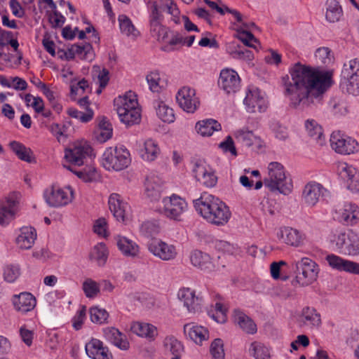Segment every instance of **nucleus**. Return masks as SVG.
Returning <instances> with one entry per match:
<instances>
[{
    "mask_svg": "<svg viewBox=\"0 0 359 359\" xmlns=\"http://www.w3.org/2000/svg\"><path fill=\"white\" fill-rule=\"evenodd\" d=\"M288 76L282 78L284 95L290 105L304 109L315 101L319 102L322 95L331 86V75L328 72L319 70L299 62L293 65Z\"/></svg>",
    "mask_w": 359,
    "mask_h": 359,
    "instance_id": "1",
    "label": "nucleus"
},
{
    "mask_svg": "<svg viewBox=\"0 0 359 359\" xmlns=\"http://www.w3.org/2000/svg\"><path fill=\"white\" fill-rule=\"evenodd\" d=\"M193 203L197 213L209 224L224 226L231 217L229 206L212 194L203 193Z\"/></svg>",
    "mask_w": 359,
    "mask_h": 359,
    "instance_id": "2",
    "label": "nucleus"
},
{
    "mask_svg": "<svg viewBox=\"0 0 359 359\" xmlns=\"http://www.w3.org/2000/svg\"><path fill=\"white\" fill-rule=\"evenodd\" d=\"M63 166L74 172L79 178L85 182H90L95 176V168L89 167L88 170L74 171L71 168L74 166H81L85 164L88 158L95 156L93 149L90 144L85 140H80L74 142L69 147L65 149Z\"/></svg>",
    "mask_w": 359,
    "mask_h": 359,
    "instance_id": "3",
    "label": "nucleus"
},
{
    "mask_svg": "<svg viewBox=\"0 0 359 359\" xmlns=\"http://www.w3.org/2000/svg\"><path fill=\"white\" fill-rule=\"evenodd\" d=\"M114 104L120 121L124 124L131 126L140 121L141 109L134 92L130 90L118 96Z\"/></svg>",
    "mask_w": 359,
    "mask_h": 359,
    "instance_id": "4",
    "label": "nucleus"
},
{
    "mask_svg": "<svg viewBox=\"0 0 359 359\" xmlns=\"http://www.w3.org/2000/svg\"><path fill=\"white\" fill-rule=\"evenodd\" d=\"M264 184L271 191H278L284 195L289 194L293 187L292 181L287 176L285 167L278 161L268 164Z\"/></svg>",
    "mask_w": 359,
    "mask_h": 359,
    "instance_id": "5",
    "label": "nucleus"
},
{
    "mask_svg": "<svg viewBox=\"0 0 359 359\" xmlns=\"http://www.w3.org/2000/svg\"><path fill=\"white\" fill-rule=\"evenodd\" d=\"M101 165L109 172H120L131 163V156L123 146L110 147L105 149L101 158Z\"/></svg>",
    "mask_w": 359,
    "mask_h": 359,
    "instance_id": "6",
    "label": "nucleus"
},
{
    "mask_svg": "<svg viewBox=\"0 0 359 359\" xmlns=\"http://www.w3.org/2000/svg\"><path fill=\"white\" fill-rule=\"evenodd\" d=\"M188 210V203L185 198L177 194L164 196L161 203L155 208V211L165 218L180 222L183 215Z\"/></svg>",
    "mask_w": 359,
    "mask_h": 359,
    "instance_id": "7",
    "label": "nucleus"
},
{
    "mask_svg": "<svg viewBox=\"0 0 359 359\" xmlns=\"http://www.w3.org/2000/svg\"><path fill=\"white\" fill-rule=\"evenodd\" d=\"M43 198L48 206L59 208L72 202L74 198V191L69 185L64 187L53 185L43 191Z\"/></svg>",
    "mask_w": 359,
    "mask_h": 359,
    "instance_id": "8",
    "label": "nucleus"
},
{
    "mask_svg": "<svg viewBox=\"0 0 359 359\" xmlns=\"http://www.w3.org/2000/svg\"><path fill=\"white\" fill-rule=\"evenodd\" d=\"M295 268L299 271L294 282L299 286L305 287L313 283L320 271L319 265L308 257H302L295 262Z\"/></svg>",
    "mask_w": 359,
    "mask_h": 359,
    "instance_id": "9",
    "label": "nucleus"
},
{
    "mask_svg": "<svg viewBox=\"0 0 359 359\" xmlns=\"http://www.w3.org/2000/svg\"><path fill=\"white\" fill-rule=\"evenodd\" d=\"M191 173L197 182L207 188H212L217 183L215 170L204 159L191 162Z\"/></svg>",
    "mask_w": 359,
    "mask_h": 359,
    "instance_id": "10",
    "label": "nucleus"
},
{
    "mask_svg": "<svg viewBox=\"0 0 359 359\" xmlns=\"http://www.w3.org/2000/svg\"><path fill=\"white\" fill-rule=\"evenodd\" d=\"M150 32L158 41L164 42L168 37V29L161 25V6L157 2H147Z\"/></svg>",
    "mask_w": 359,
    "mask_h": 359,
    "instance_id": "11",
    "label": "nucleus"
},
{
    "mask_svg": "<svg viewBox=\"0 0 359 359\" xmlns=\"http://www.w3.org/2000/svg\"><path fill=\"white\" fill-rule=\"evenodd\" d=\"M20 194L12 191L0 200V225L8 226L19 210Z\"/></svg>",
    "mask_w": 359,
    "mask_h": 359,
    "instance_id": "12",
    "label": "nucleus"
},
{
    "mask_svg": "<svg viewBox=\"0 0 359 359\" xmlns=\"http://www.w3.org/2000/svg\"><path fill=\"white\" fill-rule=\"evenodd\" d=\"M268 104L264 92L254 86H250L246 88L243 104L247 112H265L268 108Z\"/></svg>",
    "mask_w": 359,
    "mask_h": 359,
    "instance_id": "13",
    "label": "nucleus"
},
{
    "mask_svg": "<svg viewBox=\"0 0 359 359\" xmlns=\"http://www.w3.org/2000/svg\"><path fill=\"white\" fill-rule=\"evenodd\" d=\"M276 236L280 243L295 248L303 247L306 241V234L302 231L288 226L279 227Z\"/></svg>",
    "mask_w": 359,
    "mask_h": 359,
    "instance_id": "14",
    "label": "nucleus"
},
{
    "mask_svg": "<svg viewBox=\"0 0 359 359\" xmlns=\"http://www.w3.org/2000/svg\"><path fill=\"white\" fill-rule=\"evenodd\" d=\"M330 142L332 149L340 154H354L359 149L358 143L355 139L340 131H334L330 135Z\"/></svg>",
    "mask_w": 359,
    "mask_h": 359,
    "instance_id": "15",
    "label": "nucleus"
},
{
    "mask_svg": "<svg viewBox=\"0 0 359 359\" xmlns=\"http://www.w3.org/2000/svg\"><path fill=\"white\" fill-rule=\"evenodd\" d=\"M341 76L346 81V91L353 95H359V59L355 58L344 65Z\"/></svg>",
    "mask_w": 359,
    "mask_h": 359,
    "instance_id": "16",
    "label": "nucleus"
},
{
    "mask_svg": "<svg viewBox=\"0 0 359 359\" xmlns=\"http://www.w3.org/2000/svg\"><path fill=\"white\" fill-rule=\"evenodd\" d=\"M176 102L185 112L194 114L200 106V100L196 90L190 86H182L176 93Z\"/></svg>",
    "mask_w": 359,
    "mask_h": 359,
    "instance_id": "17",
    "label": "nucleus"
},
{
    "mask_svg": "<svg viewBox=\"0 0 359 359\" xmlns=\"http://www.w3.org/2000/svg\"><path fill=\"white\" fill-rule=\"evenodd\" d=\"M218 86L226 94H235L241 87V79L238 72L232 68H224L220 71Z\"/></svg>",
    "mask_w": 359,
    "mask_h": 359,
    "instance_id": "18",
    "label": "nucleus"
},
{
    "mask_svg": "<svg viewBox=\"0 0 359 359\" xmlns=\"http://www.w3.org/2000/svg\"><path fill=\"white\" fill-rule=\"evenodd\" d=\"M353 229H332L329 233L327 241L330 247L340 254L346 255Z\"/></svg>",
    "mask_w": 359,
    "mask_h": 359,
    "instance_id": "19",
    "label": "nucleus"
},
{
    "mask_svg": "<svg viewBox=\"0 0 359 359\" xmlns=\"http://www.w3.org/2000/svg\"><path fill=\"white\" fill-rule=\"evenodd\" d=\"M164 180L162 177L151 172L146 176L143 194L151 202L158 201L161 198Z\"/></svg>",
    "mask_w": 359,
    "mask_h": 359,
    "instance_id": "20",
    "label": "nucleus"
},
{
    "mask_svg": "<svg viewBox=\"0 0 359 359\" xmlns=\"http://www.w3.org/2000/svg\"><path fill=\"white\" fill-rule=\"evenodd\" d=\"M296 320L301 327L318 330L322 325L320 313L312 306H305L297 315Z\"/></svg>",
    "mask_w": 359,
    "mask_h": 359,
    "instance_id": "21",
    "label": "nucleus"
},
{
    "mask_svg": "<svg viewBox=\"0 0 359 359\" xmlns=\"http://www.w3.org/2000/svg\"><path fill=\"white\" fill-rule=\"evenodd\" d=\"M148 250L154 257L166 262L175 259L177 255V251L174 245L161 240L152 241L148 245Z\"/></svg>",
    "mask_w": 359,
    "mask_h": 359,
    "instance_id": "22",
    "label": "nucleus"
},
{
    "mask_svg": "<svg viewBox=\"0 0 359 359\" xmlns=\"http://www.w3.org/2000/svg\"><path fill=\"white\" fill-rule=\"evenodd\" d=\"M337 169L347 189L352 192H359V172L357 169L345 162L339 163Z\"/></svg>",
    "mask_w": 359,
    "mask_h": 359,
    "instance_id": "23",
    "label": "nucleus"
},
{
    "mask_svg": "<svg viewBox=\"0 0 359 359\" xmlns=\"http://www.w3.org/2000/svg\"><path fill=\"white\" fill-rule=\"evenodd\" d=\"M337 219L346 226H354L359 223V206L353 203H345L335 210Z\"/></svg>",
    "mask_w": 359,
    "mask_h": 359,
    "instance_id": "24",
    "label": "nucleus"
},
{
    "mask_svg": "<svg viewBox=\"0 0 359 359\" xmlns=\"http://www.w3.org/2000/svg\"><path fill=\"white\" fill-rule=\"evenodd\" d=\"M130 331L133 334L149 341H155L158 335V327L144 320L132 321L130 325Z\"/></svg>",
    "mask_w": 359,
    "mask_h": 359,
    "instance_id": "25",
    "label": "nucleus"
},
{
    "mask_svg": "<svg viewBox=\"0 0 359 359\" xmlns=\"http://www.w3.org/2000/svg\"><path fill=\"white\" fill-rule=\"evenodd\" d=\"M109 208L118 222H125L128 218L130 207L118 194H111L108 200Z\"/></svg>",
    "mask_w": 359,
    "mask_h": 359,
    "instance_id": "26",
    "label": "nucleus"
},
{
    "mask_svg": "<svg viewBox=\"0 0 359 359\" xmlns=\"http://www.w3.org/2000/svg\"><path fill=\"white\" fill-rule=\"evenodd\" d=\"M184 333L189 339L198 346H202L209 339L210 333L207 327L195 323H187L184 325Z\"/></svg>",
    "mask_w": 359,
    "mask_h": 359,
    "instance_id": "27",
    "label": "nucleus"
},
{
    "mask_svg": "<svg viewBox=\"0 0 359 359\" xmlns=\"http://www.w3.org/2000/svg\"><path fill=\"white\" fill-rule=\"evenodd\" d=\"M325 191L322 184L311 181L303 189L302 199L306 205L313 207L318 203Z\"/></svg>",
    "mask_w": 359,
    "mask_h": 359,
    "instance_id": "28",
    "label": "nucleus"
},
{
    "mask_svg": "<svg viewBox=\"0 0 359 359\" xmlns=\"http://www.w3.org/2000/svg\"><path fill=\"white\" fill-rule=\"evenodd\" d=\"M177 297L189 313H195L201 309L202 305L201 297L196 295L195 291L189 287L180 289Z\"/></svg>",
    "mask_w": 359,
    "mask_h": 359,
    "instance_id": "29",
    "label": "nucleus"
},
{
    "mask_svg": "<svg viewBox=\"0 0 359 359\" xmlns=\"http://www.w3.org/2000/svg\"><path fill=\"white\" fill-rule=\"evenodd\" d=\"M233 135L237 142L243 147L259 149L262 146L261 137L246 127L235 130Z\"/></svg>",
    "mask_w": 359,
    "mask_h": 359,
    "instance_id": "30",
    "label": "nucleus"
},
{
    "mask_svg": "<svg viewBox=\"0 0 359 359\" xmlns=\"http://www.w3.org/2000/svg\"><path fill=\"white\" fill-rule=\"evenodd\" d=\"M105 339L121 351L130 348V342L126 335L114 327H107L103 329Z\"/></svg>",
    "mask_w": 359,
    "mask_h": 359,
    "instance_id": "31",
    "label": "nucleus"
},
{
    "mask_svg": "<svg viewBox=\"0 0 359 359\" xmlns=\"http://www.w3.org/2000/svg\"><path fill=\"white\" fill-rule=\"evenodd\" d=\"M189 259L191 264L205 272H210L217 269V266L210 256L198 250L191 252Z\"/></svg>",
    "mask_w": 359,
    "mask_h": 359,
    "instance_id": "32",
    "label": "nucleus"
},
{
    "mask_svg": "<svg viewBox=\"0 0 359 359\" xmlns=\"http://www.w3.org/2000/svg\"><path fill=\"white\" fill-rule=\"evenodd\" d=\"M161 148L158 142L154 139H147L138 149L140 158L146 162L155 161L161 154Z\"/></svg>",
    "mask_w": 359,
    "mask_h": 359,
    "instance_id": "33",
    "label": "nucleus"
},
{
    "mask_svg": "<svg viewBox=\"0 0 359 359\" xmlns=\"http://www.w3.org/2000/svg\"><path fill=\"white\" fill-rule=\"evenodd\" d=\"M88 356L92 359H113L108 347L97 339H92L85 346Z\"/></svg>",
    "mask_w": 359,
    "mask_h": 359,
    "instance_id": "34",
    "label": "nucleus"
},
{
    "mask_svg": "<svg viewBox=\"0 0 359 359\" xmlns=\"http://www.w3.org/2000/svg\"><path fill=\"white\" fill-rule=\"evenodd\" d=\"M36 237V231L34 228L29 226H22L16 233L15 244L21 250H29L34 244Z\"/></svg>",
    "mask_w": 359,
    "mask_h": 359,
    "instance_id": "35",
    "label": "nucleus"
},
{
    "mask_svg": "<svg viewBox=\"0 0 359 359\" xmlns=\"http://www.w3.org/2000/svg\"><path fill=\"white\" fill-rule=\"evenodd\" d=\"M11 302L14 309L21 313H27L34 309L36 304L35 297L29 292L14 294Z\"/></svg>",
    "mask_w": 359,
    "mask_h": 359,
    "instance_id": "36",
    "label": "nucleus"
},
{
    "mask_svg": "<svg viewBox=\"0 0 359 359\" xmlns=\"http://www.w3.org/2000/svg\"><path fill=\"white\" fill-rule=\"evenodd\" d=\"M195 38L194 35L184 36L177 32L171 34L168 33V37L164 41L166 44L162 47V50L170 52L174 50V46L177 45L191 47L195 41Z\"/></svg>",
    "mask_w": 359,
    "mask_h": 359,
    "instance_id": "37",
    "label": "nucleus"
},
{
    "mask_svg": "<svg viewBox=\"0 0 359 359\" xmlns=\"http://www.w3.org/2000/svg\"><path fill=\"white\" fill-rule=\"evenodd\" d=\"M114 238L118 249L124 256L135 258L139 255L140 247L134 241L121 235H117Z\"/></svg>",
    "mask_w": 359,
    "mask_h": 359,
    "instance_id": "38",
    "label": "nucleus"
},
{
    "mask_svg": "<svg viewBox=\"0 0 359 359\" xmlns=\"http://www.w3.org/2000/svg\"><path fill=\"white\" fill-rule=\"evenodd\" d=\"M222 130L221 124L213 118H205L196 123L195 130L202 137H209Z\"/></svg>",
    "mask_w": 359,
    "mask_h": 359,
    "instance_id": "39",
    "label": "nucleus"
},
{
    "mask_svg": "<svg viewBox=\"0 0 359 359\" xmlns=\"http://www.w3.org/2000/svg\"><path fill=\"white\" fill-rule=\"evenodd\" d=\"M247 352L254 359H271L272 357V348L259 341L250 342L248 344Z\"/></svg>",
    "mask_w": 359,
    "mask_h": 359,
    "instance_id": "40",
    "label": "nucleus"
},
{
    "mask_svg": "<svg viewBox=\"0 0 359 359\" xmlns=\"http://www.w3.org/2000/svg\"><path fill=\"white\" fill-rule=\"evenodd\" d=\"M154 108L159 120L165 123H172L175 120L174 109L161 100L154 101Z\"/></svg>",
    "mask_w": 359,
    "mask_h": 359,
    "instance_id": "41",
    "label": "nucleus"
},
{
    "mask_svg": "<svg viewBox=\"0 0 359 359\" xmlns=\"http://www.w3.org/2000/svg\"><path fill=\"white\" fill-rule=\"evenodd\" d=\"M118 22L120 32L128 38L135 40L140 35V32L135 27L131 19L125 14L118 16Z\"/></svg>",
    "mask_w": 359,
    "mask_h": 359,
    "instance_id": "42",
    "label": "nucleus"
},
{
    "mask_svg": "<svg viewBox=\"0 0 359 359\" xmlns=\"http://www.w3.org/2000/svg\"><path fill=\"white\" fill-rule=\"evenodd\" d=\"M233 319L235 323L245 332L255 334L257 332V325L253 320L241 311L236 310L233 312Z\"/></svg>",
    "mask_w": 359,
    "mask_h": 359,
    "instance_id": "43",
    "label": "nucleus"
},
{
    "mask_svg": "<svg viewBox=\"0 0 359 359\" xmlns=\"http://www.w3.org/2000/svg\"><path fill=\"white\" fill-rule=\"evenodd\" d=\"M146 81L149 89L152 93H160L166 86L167 81L162 77V74L158 71H153L146 76Z\"/></svg>",
    "mask_w": 359,
    "mask_h": 359,
    "instance_id": "44",
    "label": "nucleus"
},
{
    "mask_svg": "<svg viewBox=\"0 0 359 359\" xmlns=\"http://www.w3.org/2000/svg\"><path fill=\"white\" fill-rule=\"evenodd\" d=\"M65 296V290H56L46 294L44 299L52 311L57 312L62 307V299Z\"/></svg>",
    "mask_w": 359,
    "mask_h": 359,
    "instance_id": "45",
    "label": "nucleus"
},
{
    "mask_svg": "<svg viewBox=\"0 0 359 359\" xmlns=\"http://www.w3.org/2000/svg\"><path fill=\"white\" fill-rule=\"evenodd\" d=\"M113 134V129L111 123L105 118H102L95 130L96 140L100 142H105L109 140Z\"/></svg>",
    "mask_w": 359,
    "mask_h": 359,
    "instance_id": "46",
    "label": "nucleus"
},
{
    "mask_svg": "<svg viewBox=\"0 0 359 359\" xmlns=\"http://www.w3.org/2000/svg\"><path fill=\"white\" fill-rule=\"evenodd\" d=\"M304 126L307 134L316 140L319 144H323L324 138L321 126L313 119L306 120Z\"/></svg>",
    "mask_w": 359,
    "mask_h": 359,
    "instance_id": "47",
    "label": "nucleus"
},
{
    "mask_svg": "<svg viewBox=\"0 0 359 359\" xmlns=\"http://www.w3.org/2000/svg\"><path fill=\"white\" fill-rule=\"evenodd\" d=\"M284 268H288V264L284 260L273 262L270 264V273L273 280L286 281L289 276L285 271Z\"/></svg>",
    "mask_w": 359,
    "mask_h": 359,
    "instance_id": "48",
    "label": "nucleus"
},
{
    "mask_svg": "<svg viewBox=\"0 0 359 359\" xmlns=\"http://www.w3.org/2000/svg\"><path fill=\"white\" fill-rule=\"evenodd\" d=\"M90 257L98 265H104L108 257V250L106 245L104 243L96 244L90 253Z\"/></svg>",
    "mask_w": 359,
    "mask_h": 359,
    "instance_id": "49",
    "label": "nucleus"
},
{
    "mask_svg": "<svg viewBox=\"0 0 359 359\" xmlns=\"http://www.w3.org/2000/svg\"><path fill=\"white\" fill-rule=\"evenodd\" d=\"M11 150L22 161L32 162L33 158V152L30 148L25 147L22 143L17 141H12L10 143Z\"/></svg>",
    "mask_w": 359,
    "mask_h": 359,
    "instance_id": "50",
    "label": "nucleus"
},
{
    "mask_svg": "<svg viewBox=\"0 0 359 359\" xmlns=\"http://www.w3.org/2000/svg\"><path fill=\"white\" fill-rule=\"evenodd\" d=\"M325 18L330 22H337L342 13L341 8L337 0H327Z\"/></svg>",
    "mask_w": 359,
    "mask_h": 359,
    "instance_id": "51",
    "label": "nucleus"
},
{
    "mask_svg": "<svg viewBox=\"0 0 359 359\" xmlns=\"http://www.w3.org/2000/svg\"><path fill=\"white\" fill-rule=\"evenodd\" d=\"M148 2H157L161 6V13L166 11L172 17V20L176 24L181 23L182 16L180 14V11L173 1L171 0H159V1H149Z\"/></svg>",
    "mask_w": 359,
    "mask_h": 359,
    "instance_id": "52",
    "label": "nucleus"
},
{
    "mask_svg": "<svg viewBox=\"0 0 359 359\" xmlns=\"http://www.w3.org/2000/svg\"><path fill=\"white\" fill-rule=\"evenodd\" d=\"M163 348L165 352H169L173 355H181L184 350V346L181 341L177 339L175 337L168 336L163 341Z\"/></svg>",
    "mask_w": 359,
    "mask_h": 359,
    "instance_id": "53",
    "label": "nucleus"
},
{
    "mask_svg": "<svg viewBox=\"0 0 359 359\" xmlns=\"http://www.w3.org/2000/svg\"><path fill=\"white\" fill-rule=\"evenodd\" d=\"M248 29V28H238L236 37L242 41L246 46L257 49L259 46V41Z\"/></svg>",
    "mask_w": 359,
    "mask_h": 359,
    "instance_id": "54",
    "label": "nucleus"
},
{
    "mask_svg": "<svg viewBox=\"0 0 359 359\" xmlns=\"http://www.w3.org/2000/svg\"><path fill=\"white\" fill-rule=\"evenodd\" d=\"M347 259L340 257L335 254H328L325 257V261L327 265L334 271L344 272L348 262Z\"/></svg>",
    "mask_w": 359,
    "mask_h": 359,
    "instance_id": "55",
    "label": "nucleus"
},
{
    "mask_svg": "<svg viewBox=\"0 0 359 359\" xmlns=\"http://www.w3.org/2000/svg\"><path fill=\"white\" fill-rule=\"evenodd\" d=\"M82 290L88 299H95L100 292V285L95 280L88 278L82 283Z\"/></svg>",
    "mask_w": 359,
    "mask_h": 359,
    "instance_id": "56",
    "label": "nucleus"
},
{
    "mask_svg": "<svg viewBox=\"0 0 359 359\" xmlns=\"http://www.w3.org/2000/svg\"><path fill=\"white\" fill-rule=\"evenodd\" d=\"M67 113L71 118L83 123L90 122L94 117V111L92 109H87L85 111H81L74 107H69L67 109Z\"/></svg>",
    "mask_w": 359,
    "mask_h": 359,
    "instance_id": "57",
    "label": "nucleus"
},
{
    "mask_svg": "<svg viewBox=\"0 0 359 359\" xmlns=\"http://www.w3.org/2000/svg\"><path fill=\"white\" fill-rule=\"evenodd\" d=\"M161 230L159 222L157 220H149L143 222L140 228V233L145 237H154Z\"/></svg>",
    "mask_w": 359,
    "mask_h": 359,
    "instance_id": "58",
    "label": "nucleus"
},
{
    "mask_svg": "<svg viewBox=\"0 0 359 359\" xmlns=\"http://www.w3.org/2000/svg\"><path fill=\"white\" fill-rule=\"evenodd\" d=\"M72 50L80 59L88 61H91L93 59L94 53L92 46L90 43L73 46Z\"/></svg>",
    "mask_w": 359,
    "mask_h": 359,
    "instance_id": "59",
    "label": "nucleus"
},
{
    "mask_svg": "<svg viewBox=\"0 0 359 359\" xmlns=\"http://www.w3.org/2000/svg\"><path fill=\"white\" fill-rule=\"evenodd\" d=\"M208 316L218 323H224L226 320V309L223 305L217 302L215 306L208 311Z\"/></svg>",
    "mask_w": 359,
    "mask_h": 359,
    "instance_id": "60",
    "label": "nucleus"
},
{
    "mask_svg": "<svg viewBox=\"0 0 359 359\" xmlns=\"http://www.w3.org/2000/svg\"><path fill=\"white\" fill-rule=\"evenodd\" d=\"M90 318L93 323L103 324L107 323L109 313L97 306H93L90 309Z\"/></svg>",
    "mask_w": 359,
    "mask_h": 359,
    "instance_id": "61",
    "label": "nucleus"
},
{
    "mask_svg": "<svg viewBox=\"0 0 359 359\" xmlns=\"http://www.w3.org/2000/svg\"><path fill=\"white\" fill-rule=\"evenodd\" d=\"M27 107H32L37 113L43 111L44 102L40 97H35L29 93L25 95H20Z\"/></svg>",
    "mask_w": 359,
    "mask_h": 359,
    "instance_id": "62",
    "label": "nucleus"
},
{
    "mask_svg": "<svg viewBox=\"0 0 359 359\" xmlns=\"http://www.w3.org/2000/svg\"><path fill=\"white\" fill-rule=\"evenodd\" d=\"M315 57L318 62L328 66L334 61L332 51L327 47L318 48L315 52Z\"/></svg>",
    "mask_w": 359,
    "mask_h": 359,
    "instance_id": "63",
    "label": "nucleus"
},
{
    "mask_svg": "<svg viewBox=\"0 0 359 359\" xmlns=\"http://www.w3.org/2000/svg\"><path fill=\"white\" fill-rule=\"evenodd\" d=\"M20 275V269L19 265L10 264L4 267L3 276L8 283L15 282Z\"/></svg>",
    "mask_w": 359,
    "mask_h": 359,
    "instance_id": "64",
    "label": "nucleus"
}]
</instances>
